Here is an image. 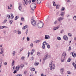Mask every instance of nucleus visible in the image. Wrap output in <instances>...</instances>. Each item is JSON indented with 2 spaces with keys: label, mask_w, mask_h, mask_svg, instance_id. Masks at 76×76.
Here are the masks:
<instances>
[{
  "label": "nucleus",
  "mask_w": 76,
  "mask_h": 76,
  "mask_svg": "<svg viewBox=\"0 0 76 76\" xmlns=\"http://www.w3.org/2000/svg\"><path fill=\"white\" fill-rule=\"evenodd\" d=\"M44 25V23L41 22V21H40L37 24V26L39 28H42Z\"/></svg>",
  "instance_id": "f257e3e1"
},
{
  "label": "nucleus",
  "mask_w": 76,
  "mask_h": 76,
  "mask_svg": "<svg viewBox=\"0 0 76 76\" xmlns=\"http://www.w3.org/2000/svg\"><path fill=\"white\" fill-rule=\"evenodd\" d=\"M36 4L34 3H32L30 6V7H31V10L34 11V10H35V9L36 8Z\"/></svg>",
  "instance_id": "f03ea898"
},
{
  "label": "nucleus",
  "mask_w": 76,
  "mask_h": 76,
  "mask_svg": "<svg viewBox=\"0 0 76 76\" xmlns=\"http://www.w3.org/2000/svg\"><path fill=\"white\" fill-rule=\"evenodd\" d=\"M31 22L32 25L33 26H35V25H36V21L35 20H31Z\"/></svg>",
  "instance_id": "7ed1b4c3"
},
{
  "label": "nucleus",
  "mask_w": 76,
  "mask_h": 76,
  "mask_svg": "<svg viewBox=\"0 0 76 76\" xmlns=\"http://www.w3.org/2000/svg\"><path fill=\"white\" fill-rule=\"evenodd\" d=\"M56 68V67H55V65L54 64H53L52 66H51L50 67V70H51L52 69H53V70H54Z\"/></svg>",
  "instance_id": "20e7f679"
},
{
  "label": "nucleus",
  "mask_w": 76,
  "mask_h": 76,
  "mask_svg": "<svg viewBox=\"0 0 76 76\" xmlns=\"http://www.w3.org/2000/svg\"><path fill=\"white\" fill-rule=\"evenodd\" d=\"M48 57V54L46 55L43 58V61H45L46 60H47Z\"/></svg>",
  "instance_id": "39448f33"
},
{
  "label": "nucleus",
  "mask_w": 76,
  "mask_h": 76,
  "mask_svg": "<svg viewBox=\"0 0 76 76\" xmlns=\"http://www.w3.org/2000/svg\"><path fill=\"white\" fill-rule=\"evenodd\" d=\"M45 43V44L46 45V43H47V42H46V41L44 42H43L42 43L43 45L42 46V48H43V49H45V45L44 44Z\"/></svg>",
  "instance_id": "423d86ee"
},
{
  "label": "nucleus",
  "mask_w": 76,
  "mask_h": 76,
  "mask_svg": "<svg viewBox=\"0 0 76 76\" xmlns=\"http://www.w3.org/2000/svg\"><path fill=\"white\" fill-rule=\"evenodd\" d=\"M45 39H50V37L49 35H45Z\"/></svg>",
  "instance_id": "0eeeda50"
},
{
  "label": "nucleus",
  "mask_w": 76,
  "mask_h": 76,
  "mask_svg": "<svg viewBox=\"0 0 76 76\" xmlns=\"http://www.w3.org/2000/svg\"><path fill=\"white\" fill-rule=\"evenodd\" d=\"M63 39L64 40L67 41V40H68V37H67L66 35H64L63 37Z\"/></svg>",
  "instance_id": "6e6552de"
},
{
  "label": "nucleus",
  "mask_w": 76,
  "mask_h": 76,
  "mask_svg": "<svg viewBox=\"0 0 76 76\" xmlns=\"http://www.w3.org/2000/svg\"><path fill=\"white\" fill-rule=\"evenodd\" d=\"M19 69H20V66L18 65L16 67L15 70H16L17 71H19Z\"/></svg>",
  "instance_id": "1a4fd4ad"
},
{
  "label": "nucleus",
  "mask_w": 76,
  "mask_h": 76,
  "mask_svg": "<svg viewBox=\"0 0 76 76\" xmlns=\"http://www.w3.org/2000/svg\"><path fill=\"white\" fill-rule=\"evenodd\" d=\"M25 4L26 5H27V4H28V0H24V5H25Z\"/></svg>",
  "instance_id": "9d476101"
},
{
  "label": "nucleus",
  "mask_w": 76,
  "mask_h": 76,
  "mask_svg": "<svg viewBox=\"0 0 76 76\" xmlns=\"http://www.w3.org/2000/svg\"><path fill=\"white\" fill-rule=\"evenodd\" d=\"M18 9L19 10H22V7L21 6V3H19V4Z\"/></svg>",
  "instance_id": "9b49d317"
},
{
  "label": "nucleus",
  "mask_w": 76,
  "mask_h": 76,
  "mask_svg": "<svg viewBox=\"0 0 76 76\" xmlns=\"http://www.w3.org/2000/svg\"><path fill=\"white\" fill-rule=\"evenodd\" d=\"M59 16H62V17H64V12H61Z\"/></svg>",
  "instance_id": "f8f14e48"
},
{
  "label": "nucleus",
  "mask_w": 76,
  "mask_h": 76,
  "mask_svg": "<svg viewBox=\"0 0 76 76\" xmlns=\"http://www.w3.org/2000/svg\"><path fill=\"white\" fill-rule=\"evenodd\" d=\"M66 56V53L65 52H64L61 56L62 58L63 57H64Z\"/></svg>",
  "instance_id": "ddd939ff"
},
{
  "label": "nucleus",
  "mask_w": 76,
  "mask_h": 76,
  "mask_svg": "<svg viewBox=\"0 0 76 76\" xmlns=\"http://www.w3.org/2000/svg\"><path fill=\"white\" fill-rule=\"evenodd\" d=\"M60 72L61 74H63V73L64 72V68H62L60 70Z\"/></svg>",
  "instance_id": "4468645a"
},
{
  "label": "nucleus",
  "mask_w": 76,
  "mask_h": 76,
  "mask_svg": "<svg viewBox=\"0 0 76 76\" xmlns=\"http://www.w3.org/2000/svg\"><path fill=\"white\" fill-rule=\"evenodd\" d=\"M41 3V0H37V3L39 4Z\"/></svg>",
  "instance_id": "2eb2a0df"
},
{
  "label": "nucleus",
  "mask_w": 76,
  "mask_h": 76,
  "mask_svg": "<svg viewBox=\"0 0 76 76\" xmlns=\"http://www.w3.org/2000/svg\"><path fill=\"white\" fill-rule=\"evenodd\" d=\"M59 26H58L57 27H55L53 28V30H56V29H58V28H59Z\"/></svg>",
  "instance_id": "dca6fc26"
},
{
  "label": "nucleus",
  "mask_w": 76,
  "mask_h": 76,
  "mask_svg": "<svg viewBox=\"0 0 76 76\" xmlns=\"http://www.w3.org/2000/svg\"><path fill=\"white\" fill-rule=\"evenodd\" d=\"M72 56H73V57H75L76 56V54L75 53H74L73 52H72Z\"/></svg>",
  "instance_id": "f3484780"
},
{
  "label": "nucleus",
  "mask_w": 76,
  "mask_h": 76,
  "mask_svg": "<svg viewBox=\"0 0 76 76\" xmlns=\"http://www.w3.org/2000/svg\"><path fill=\"white\" fill-rule=\"evenodd\" d=\"M63 18L61 17H60L58 19V20L59 22H61L62 20H63Z\"/></svg>",
  "instance_id": "a211bd4d"
},
{
  "label": "nucleus",
  "mask_w": 76,
  "mask_h": 76,
  "mask_svg": "<svg viewBox=\"0 0 76 76\" xmlns=\"http://www.w3.org/2000/svg\"><path fill=\"white\" fill-rule=\"evenodd\" d=\"M46 45H47L48 48L49 49L50 48V45H49V44L46 43Z\"/></svg>",
  "instance_id": "6ab92c4d"
},
{
  "label": "nucleus",
  "mask_w": 76,
  "mask_h": 76,
  "mask_svg": "<svg viewBox=\"0 0 76 76\" xmlns=\"http://www.w3.org/2000/svg\"><path fill=\"white\" fill-rule=\"evenodd\" d=\"M28 28V26L26 25L23 27L22 29H23L25 30L26 29V28Z\"/></svg>",
  "instance_id": "aec40b11"
},
{
  "label": "nucleus",
  "mask_w": 76,
  "mask_h": 76,
  "mask_svg": "<svg viewBox=\"0 0 76 76\" xmlns=\"http://www.w3.org/2000/svg\"><path fill=\"white\" fill-rule=\"evenodd\" d=\"M61 62H64V59H65V57H63V58H62V57H61Z\"/></svg>",
  "instance_id": "412c9836"
},
{
  "label": "nucleus",
  "mask_w": 76,
  "mask_h": 76,
  "mask_svg": "<svg viewBox=\"0 0 76 76\" xmlns=\"http://www.w3.org/2000/svg\"><path fill=\"white\" fill-rule=\"evenodd\" d=\"M19 19V16H17L15 18V20H16L17 19Z\"/></svg>",
  "instance_id": "4be33fe9"
},
{
  "label": "nucleus",
  "mask_w": 76,
  "mask_h": 76,
  "mask_svg": "<svg viewBox=\"0 0 76 76\" xmlns=\"http://www.w3.org/2000/svg\"><path fill=\"white\" fill-rule=\"evenodd\" d=\"M57 39H58V40L59 41H60V40H61V38L60 37H57Z\"/></svg>",
  "instance_id": "5701e85b"
},
{
  "label": "nucleus",
  "mask_w": 76,
  "mask_h": 76,
  "mask_svg": "<svg viewBox=\"0 0 76 76\" xmlns=\"http://www.w3.org/2000/svg\"><path fill=\"white\" fill-rule=\"evenodd\" d=\"M56 8L57 9H59V7H60V5H57L56 6Z\"/></svg>",
  "instance_id": "b1692460"
},
{
  "label": "nucleus",
  "mask_w": 76,
  "mask_h": 76,
  "mask_svg": "<svg viewBox=\"0 0 76 76\" xmlns=\"http://www.w3.org/2000/svg\"><path fill=\"white\" fill-rule=\"evenodd\" d=\"M65 10V8L64 7H62V8L61 9V11H64Z\"/></svg>",
  "instance_id": "393cba45"
},
{
  "label": "nucleus",
  "mask_w": 76,
  "mask_h": 76,
  "mask_svg": "<svg viewBox=\"0 0 76 76\" xmlns=\"http://www.w3.org/2000/svg\"><path fill=\"white\" fill-rule=\"evenodd\" d=\"M11 15L12 17V18H11V19H13V18H14V16H13V14H12V13L11 14Z\"/></svg>",
  "instance_id": "a878e982"
},
{
  "label": "nucleus",
  "mask_w": 76,
  "mask_h": 76,
  "mask_svg": "<svg viewBox=\"0 0 76 76\" xmlns=\"http://www.w3.org/2000/svg\"><path fill=\"white\" fill-rule=\"evenodd\" d=\"M34 65L35 66H38V64H39V63L38 62H35L34 63Z\"/></svg>",
  "instance_id": "bb28decb"
},
{
  "label": "nucleus",
  "mask_w": 76,
  "mask_h": 76,
  "mask_svg": "<svg viewBox=\"0 0 76 76\" xmlns=\"http://www.w3.org/2000/svg\"><path fill=\"white\" fill-rule=\"evenodd\" d=\"M53 6H56V2L54 1H53Z\"/></svg>",
  "instance_id": "cd10ccee"
},
{
  "label": "nucleus",
  "mask_w": 76,
  "mask_h": 76,
  "mask_svg": "<svg viewBox=\"0 0 76 76\" xmlns=\"http://www.w3.org/2000/svg\"><path fill=\"white\" fill-rule=\"evenodd\" d=\"M13 23V21L12 20H10L9 23H10V24H12V23Z\"/></svg>",
  "instance_id": "c85d7f7f"
},
{
  "label": "nucleus",
  "mask_w": 76,
  "mask_h": 76,
  "mask_svg": "<svg viewBox=\"0 0 76 76\" xmlns=\"http://www.w3.org/2000/svg\"><path fill=\"white\" fill-rule=\"evenodd\" d=\"M73 19L75 21H76V16H74L73 17Z\"/></svg>",
  "instance_id": "c756f323"
},
{
  "label": "nucleus",
  "mask_w": 76,
  "mask_h": 76,
  "mask_svg": "<svg viewBox=\"0 0 76 76\" xmlns=\"http://www.w3.org/2000/svg\"><path fill=\"white\" fill-rule=\"evenodd\" d=\"M14 64H15V61H13L12 62V66H14Z\"/></svg>",
  "instance_id": "7c9ffc66"
},
{
  "label": "nucleus",
  "mask_w": 76,
  "mask_h": 76,
  "mask_svg": "<svg viewBox=\"0 0 76 76\" xmlns=\"http://www.w3.org/2000/svg\"><path fill=\"white\" fill-rule=\"evenodd\" d=\"M35 68H32V69H30V70H31V71H33L34 72V71H35Z\"/></svg>",
  "instance_id": "2f4dec72"
},
{
  "label": "nucleus",
  "mask_w": 76,
  "mask_h": 76,
  "mask_svg": "<svg viewBox=\"0 0 76 76\" xmlns=\"http://www.w3.org/2000/svg\"><path fill=\"white\" fill-rule=\"evenodd\" d=\"M53 61H50V63L49 65L50 66H51V65H52V64H53Z\"/></svg>",
  "instance_id": "473e14b6"
},
{
  "label": "nucleus",
  "mask_w": 76,
  "mask_h": 76,
  "mask_svg": "<svg viewBox=\"0 0 76 76\" xmlns=\"http://www.w3.org/2000/svg\"><path fill=\"white\" fill-rule=\"evenodd\" d=\"M21 68H23V67H24V65L23 64H21L20 66Z\"/></svg>",
  "instance_id": "72a5a7b5"
},
{
  "label": "nucleus",
  "mask_w": 76,
  "mask_h": 76,
  "mask_svg": "<svg viewBox=\"0 0 76 76\" xmlns=\"http://www.w3.org/2000/svg\"><path fill=\"white\" fill-rule=\"evenodd\" d=\"M71 59L70 58H69L68 59L67 61H68V62H70V61H71Z\"/></svg>",
  "instance_id": "f704fd0d"
},
{
  "label": "nucleus",
  "mask_w": 76,
  "mask_h": 76,
  "mask_svg": "<svg viewBox=\"0 0 76 76\" xmlns=\"http://www.w3.org/2000/svg\"><path fill=\"white\" fill-rule=\"evenodd\" d=\"M31 20H35V18H34V17H32L31 19Z\"/></svg>",
  "instance_id": "c9c22d12"
},
{
  "label": "nucleus",
  "mask_w": 76,
  "mask_h": 76,
  "mask_svg": "<svg viewBox=\"0 0 76 76\" xmlns=\"http://www.w3.org/2000/svg\"><path fill=\"white\" fill-rule=\"evenodd\" d=\"M36 43H39V42H40V40H37L35 41Z\"/></svg>",
  "instance_id": "e433bc0d"
},
{
  "label": "nucleus",
  "mask_w": 76,
  "mask_h": 76,
  "mask_svg": "<svg viewBox=\"0 0 76 76\" xmlns=\"http://www.w3.org/2000/svg\"><path fill=\"white\" fill-rule=\"evenodd\" d=\"M26 39L27 41H29V40H30V39L29 38V37H27Z\"/></svg>",
  "instance_id": "4c0bfd02"
},
{
  "label": "nucleus",
  "mask_w": 76,
  "mask_h": 76,
  "mask_svg": "<svg viewBox=\"0 0 76 76\" xmlns=\"http://www.w3.org/2000/svg\"><path fill=\"white\" fill-rule=\"evenodd\" d=\"M21 20L22 21H23L24 20V18H23V17H21Z\"/></svg>",
  "instance_id": "58836bf2"
},
{
  "label": "nucleus",
  "mask_w": 76,
  "mask_h": 76,
  "mask_svg": "<svg viewBox=\"0 0 76 76\" xmlns=\"http://www.w3.org/2000/svg\"><path fill=\"white\" fill-rule=\"evenodd\" d=\"M0 62H1V64H2V62H3V59H0Z\"/></svg>",
  "instance_id": "ea45409f"
},
{
  "label": "nucleus",
  "mask_w": 76,
  "mask_h": 76,
  "mask_svg": "<svg viewBox=\"0 0 76 76\" xmlns=\"http://www.w3.org/2000/svg\"><path fill=\"white\" fill-rule=\"evenodd\" d=\"M67 73L68 75H70V74H71V72H70V71H68L67 72Z\"/></svg>",
  "instance_id": "a19ab883"
},
{
  "label": "nucleus",
  "mask_w": 76,
  "mask_h": 76,
  "mask_svg": "<svg viewBox=\"0 0 76 76\" xmlns=\"http://www.w3.org/2000/svg\"><path fill=\"white\" fill-rule=\"evenodd\" d=\"M40 54H41V53L39 52L37 53V55L38 56H39Z\"/></svg>",
  "instance_id": "79ce46f5"
},
{
  "label": "nucleus",
  "mask_w": 76,
  "mask_h": 76,
  "mask_svg": "<svg viewBox=\"0 0 76 76\" xmlns=\"http://www.w3.org/2000/svg\"><path fill=\"white\" fill-rule=\"evenodd\" d=\"M15 76H22V75L20 74H17Z\"/></svg>",
  "instance_id": "37998d69"
},
{
  "label": "nucleus",
  "mask_w": 76,
  "mask_h": 76,
  "mask_svg": "<svg viewBox=\"0 0 76 76\" xmlns=\"http://www.w3.org/2000/svg\"><path fill=\"white\" fill-rule=\"evenodd\" d=\"M17 73V71L16 70H15L13 72V73L14 74H15V73Z\"/></svg>",
  "instance_id": "c03bdc74"
},
{
  "label": "nucleus",
  "mask_w": 76,
  "mask_h": 76,
  "mask_svg": "<svg viewBox=\"0 0 76 76\" xmlns=\"http://www.w3.org/2000/svg\"><path fill=\"white\" fill-rule=\"evenodd\" d=\"M21 58L22 60H24V58H25V57L23 56L21 57Z\"/></svg>",
  "instance_id": "a18cd8bd"
},
{
  "label": "nucleus",
  "mask_w": 76,
  "mask_h": 76,
  "mask_svg": "<svg viewBox=\"0 0 76 76\" xmlns=\"http://www.w3.org/2000/svg\"><path fill=\"white\" fill-rule=\"evenodd\" d=\"M7 16L8 18V19H9V18H10V15H7Z\"/></svg>",
  "instance_id": "49530a36"
},
{
  "label": "nucleus",
  "mask_w": 76,
  "mask_h": 76,
  "mask_svg": "<svg viewBox=\"0 0 76 76\" xmlns=\"http://www.w3.org/2000/svg\"><path fill=\"white\" fill-rule=\"evenodd\" d=\"M15 53H16V52H15V51H13L12 53V54L13 56H15Z\"/></svg>",
  "instance_id": "de8ad7c7"
},
{
  "label": "nucleus",
  "mask_w": 76,
  "mask_h": 76,
  "mask_svg": "<svg viewBox=\"0 0 76 76\" xmlns=\"http://www.w3.org/2000/svg\"><path fill=\"white\" fill-rule=\"evenodd\" d=\"M68 35L69 37H72V34L70 33H68Z\"/></svg>",
  "instance_id": "09e8293b"
},
{
  "label": "nucleus",
  "mask_w": 76,
  "mask_h": 76,
  "mask_svg": "<svg viewBox=\"0 0 76 76\" xmlns=\"http://www.w3.org/2000/svg\"><path fill=\"white\" fill-rule=\"evenodd\" d=\"M33 59H34V57L33 56H32L31 57V59H30V60H31L32 61L33 60Z\"/></svg>",
  "instance_id": "8fccbe9b"
},
{
  "label": "nucleus",
  "mask_w": 76,
  "mask_h": 76,
  "mask_svg": "<svg viewBox=\"0 0 76 76\" xmlns=\"http://www.w3.org/2000/svg\"><path fill=\"white\" fill-rule=\"evenodd\" d=\"M72 64L74 67L75 66V64H75V62H73L72 63Z\"/></svg>",
  "instance_id": "3c124183"
},
{
  "label": "nucleus",
  "mask_w": 76,
  "mask_h": 76,
  "mask_svg": "<svg viewBox=\"0 0 76 76\" xmlns=\"http://www.w3.org/2000/svg\"><path fill=\"white\" fill-rule=\"evenodd\" d=\"M53 24L54 25H56V24H57V21L56 20L55 21V22H54Z\"/></svg>",
  "instance_id": "603ef678"
},
{
  "label": "nucleus",
  "mask_w": 76,
  "mask_h": 76,
  "mask_svg": "<svg viewBox=\"0 0 76 76\" xmlns=\"http://www.w3.org/2000/svg\"><path fill=\"white\" fill-rule=\"evenodd\" d=\"M33 45H33V44H32V43H31L30 44V46H31V47H33Z\"/></svg>",
  "instance_id": "864d4df0"
},
{
  "label": "nucleus",
  "mask_w": 76,
  "mask_h": 76,
  "mask_svg": "<svg viewBox=\"0 0 76 76\" xmlns=\"http://www.w3.org/2000/svg\"><path fill=\"white\" fill-rule=\"evenodd\" d=\"M71 49H72V48H71V47L70 46L69 48V51H70V50H71Z\"/></svg>",
  "instance_id": "5fc2aeb1"
},
{
  "label": "nucleus",
  "mask_w": 76,
  "mask_h": 76,
  "mask_svg": "<svg viewBox=\"0 0 76 76\" xmlns=\"http://www.w3.org/2000/svg\"><path fill=\"white\" fill-rule=\"evenodd\" d=\"M1 51L3 52V50H4V49H3V48H1Z\"/></svg>",
  "instance_id": "6e6d98bb"
},
{
  "label": "nucleus",
  "mask_w": 76,
  "mask_h": 76,
  "mask_svg": "<svg viewBox=\"0 0 76 76\" xmlns=\"http://www.w3.org/2000/svg\"><path fill=\"white\" fill-rule=\"evenodd\" d=\"M32 52L33 53H34V52H35V49H32Z\"/></svg>",
  "instance_id": "4d7b16f0"
},
{
  "label": "nucleus",
  "mask_w": 76,
  "mask_h": 76,
  "mask_svg": "<svg viewBox=\"0 0 76 76\" xmlns=\"http://www.w3.org/2000/svg\"><path fill=\"white\" fill-rule=\"evenodd\" d=\"M32 1L33 3H35L36 1V0H32Z\"/></svg>",
  "instance_id": "13d9d810"
},
{
  "label": "nucleus",
  "mask_w": 76,
  "mask_h": 76,
  "mask_svg": "<svg viewBox=\"0 0 76 76\" xmlns=\"http://www.w3.org/2000/svg\"><path fill=\"white\" fill-rule=\"evenodd\" d=\"M23 50V48H22L20 50V52H21L22 50Z\"/></svg>",
  "instance_id": "bf43d9fd"
},
{
  "label": "nucleus",
  "mask_w": 76,
  "mask_h": 76,
  "mask_svg": "<svg viewBox=\"0 0 76 76\" xmlns=\"http://www.w3.org/2000/svg\"><path fill=\"white\" fill-rule=\"evenodd\" d=\"M63 32H64V31L63 30H61V31L60 32V33H61V34L63 33Z\"/></svg>",
  "instance_id": "052dcab7"
},
{
  "label": "nucleus",
  "mask_w": 76,
  "mask_h": 76,
  "mask_svg": "<svg viewBox=\"0 0 76 76\" xmlns=\"http://www.w3.org/2000/svg\"><path fill=\"white\" fill-rule=\"evenodd\" d=\"M31 3V0H29L28 1V3L30 4Z\"/></svg>",
  "instance_id": "680f3d73"
},
{
  "label": "nucleus",
  "mask_w": 76,
  "mask_h": 76,
  "mask_svg": "<svg viewBox=\"0 0 76 76\" xmlns=\"http://www.w3.org/2000/svg\"><path fill=\"white\" fill-rule=\"evenodd\" d=\"M18 34H21V32L20 31H19L18 33Z\"/></svg>",
  "instance_id": "e2e57ef3"
},
{
  "label": "nucleus",
  "mask_w": 76,
  "mask_h": 76,
  "mask_svg": "<svg viewBox=\"0 0 76 76\" xmlns=\"http://www.w3.org/2000/svg\"><path fill=\"white\" fill-rule=\"evenodd\" d=\"M3 33H4V34H6V31H3Z\"/></svg>",
  "instance_id": "0e129e2a"
},
{
  "label": "nucleus",
  "mask_w": 76,
  "mask_h": 76,
  "mask_svg": "<svg viewBox=\"0 0 76 76\" xmlns=\"http://www.w3.org/2000/svg\"><path fill=\"white\" fill-rule=\"evenodd\" d=\"M26 73H27V71H24V74H25V75H26Z\"/></svg>",
  "instance_id": "69168bd1"
},
{
  "label": "nucleus",
  "mask_w": 76,
  "mask_h": 76,
  "mask_svg": "<svg viewBox=\"0 0 76 76\" xmlns=\"http://www.w3.org/2000/svg\"><path fill=\"white\" fill-rule=\"evenodd\" d=\"M26 35H27V34H28V29H27V30L26 31Z\"/></svg>",
  "instance_id": "338daca9"
},
{
  "label": "nucleus",
  "mask_w": 76,
  "mask_h": 76,
  "mask_svg": "<svg viewBox=\"0 0 76 76\" xmlns=\"http://www.w3.org/2000/svg\"><path fill=\"white\" fill-rule=\"evenodd\" d=\"M74 39L75 41H76V37H74Z\"/></svg>",
  "instance_id": "774afa93"
}]
</instances>
